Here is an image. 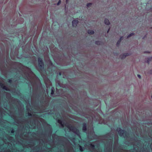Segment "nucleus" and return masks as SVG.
<instances>
[{
  "label": "nucleus",
  "mask_w": 152,
  "mask_h": 152,
  "mask_svg": "<svg viewBox=\"0 0 152 152\" xmlns=\"http://www.w3.org/2000/svg\"><path fill=\"white\" fill-rule=\"evenodd\" d=\"M38 69L39 70H41L44 68V63L42 59L40 58H39L38 59Z\"/></svg>",
  "instance_id": "1"
},
{
  "label": "nucleus",
  "mask_w": 152,
  "mask_h": 152,
  "mask_svg": "<svg viewBox=\"0 0 152 152\" xmlns=\"http://www.w3.org/2000/svg\"><path fill=\"white\" fill-rule=\"evenodd\" d=\"M117 131L118 132V133H119L121 136H122L124 133V132L123 130L120 129H117Z\"/></svg>",
  "instance_id": "2"
},
{
  "label": "nucleus",
  "mask_w": 152,
  "mask_h": 152,
  "mask_svg": "<svg viewBox=\"0 0 152 152\" xmlns=\"http://www.w3.org/2000/svg\"><path fill=\"white\" fill-rule=\"evenodd\" d=\"M78 21L77 20H74L72 22V26L74 27H76L77 24L78 23Z\"/></svg>",
  "instance_id": "3"
},
{
  "label": "nucleus",
  "mask_w": 152,
  "mask_h": 152,
  "mask_svg": "<svg viewBox=\"0 0 152 152\" xmlns=\"http://www.w3.org/2000/svg\"><path fill=\"white\" fill-rule=\"evenodd\" d=\"M58 122L59 124H61L62 127H64V124H62V121L61 120H58Z\"/></svg>",
  "instance_id": "4"
},
{
  "label": "nucleus",
  "mask_w": 152,
  "mask_h": 152,
  "mask_svg": "<svg viewBox=\"0 0 152 152\" xmlns=\"http://www.w3.org/2000/svg\"><path fill=\"white\" fill-rule=\"evenodd\" d=\"M105 23L107 25H109L110 23L109 20L108 19H105Z\"/></svg>",
  "instance_id": "5"
},
{
  "label": "nucleus",
  "mask_w": 152,
  "mask_h": 152,
  "mask_svg": "<svg viewBox=\"0 0 152 152\" xmlns=\"http://www.w3.org/2000/svg\"><path fill=\"white\" fill-rule=\"evenodd\" d=\"M88 33L89 34H94V32L93 31L89 30L88 31Z\"/></svg>",
  "instance_id": "6"
},
{
  "label": "nucleus",
  "mask_w": 152,
  "mask_h": 152,
  "mask_svg": "<svg viewBox=\"0 0 152 152\" xmlns=\"http://www.w3.org/2000/svg\"><path fill=\"white\" fill-rule=\"evenodd\" d=\"M83 129L84 131H86V124H84L83 126Z\"/></svg>",
  "instance_id": "7"
},
{
  "label": "nucleus",
  "mask_w": 152,
  "mask_h": 152,
  "mask_svg": "<svg viewBox=\"0 0 152 152\" xmlns=\"http://www.w3.org/2000/svg\"><path fill=\"white\" fill-rule=\"evenodd\" d=\"M53 88H52L51 89V94L53 95L54 94V92L53 90Z\"/></svg>",
  "instance_id": "8"
},
{
  "label": "nucleus",
  "mask_w": 152,
  "mask_h": 152,
  "mask_svg": "<svg viewBox=\"0 0 152 152\" xmlns=\"http://www.w3.org/2000/svg\"><path fill=\"white\" fill-rule=\"evenodd\" d=\"M80 149L81 151H83V150L82 147L80 146Z\"/></svg>",
  "instance_id": "9"
},
{
  "label": "nucleus",
  "mask_w": 152,
  "mask_h": 152,
  "mask_svg": "<svg viewBox=\"0 0 152 152\" xmlns=\"http://www.w3.org/2000/svg\"><path fill=\"white\" fill-rule=\"evenodd\" d=\"M134 34L133 33H131L130 34L128 37H130V36H131L132 35H133Z\"/></svg>",
  "instance_id": "10"
},
{
  "label": "nucleus",
  "mask_w": 152,
  "mask_h": 152,
  "mask_svg": "<svg viewBox=\"0 0 152 152\" xmlns=\"http://www.w3.org/2000/svg\"><path fill=\"white\" fill-rule=\"evenodd\" d=\"M96 43L97 45H99L100 42L99 41H96Z\"/></svg>",
  "instance_id": "11"
},
{
  "label": "nucleus",
  "mask_w": 152,
  "mask_h": 152,
  "mask_svg": "<svg viewBox=\"0 0 152 152\" xmlns=\"http://www.w3.org/2000/svg\"><path fill=\"white\" fill-rule=\"evenodd\" d=\"M3 88L4 89H5L6 90H7V88L6 86H4L3 87Z\"/></svg>",
  "instance_id": "12"
},
{
  "label": "nucleus",
  "mask_w": 152,
  "mask_h": 152,
  "mask_svg": "<svg viewBox=\"0 0 152 152\" xmlns=\"http://www.w3.org/2000/svg\"><path fill=\"white\" fill-rule=\"evenodd\" d=\"M91 4H91V3H88V4H87V7H88V6H89V5H91Z\"/></svg>",
  "instance_id": "13"
},
{
  "label": "nucleus",
  "mask_w": 152,
  "mask_h": 152,
  "mask_svg": "<svg viewBox=\"0 0 152 152\" xmlns=\"http://www.w3.org/2000/svg\"><path fill=\"white\" fill-rule=\"evenodd\" d=\"M60 2H61V0H59L58 3L57 4V5H59V4L60 3Z\"/></svg>",
  "instance_id": "14"
},
{
  "label": "nucleus",
  "mask_w": 152,
  "mask_h": 152,
  "mask_svg": "<svg viewBox=\"0 0 152 152\" xmlns=\"http://www.w3.org/2000/svg\"><path fill=\"white\" fill-rule=\"evenodd\" d=\"M11 81H12V80H9V82H10V83L11 82Z\"/></svg>",
  "instance_id": "15"
},
{
  "label": "nucleus",
  "mask_w": 152,
  "mask_h": 152,
  "mask_svg": "<svg viewBox=\"0 0 152 152\" xmlns=\"http://www.w3.org/2000/svg\"><path fill=\"white\" fill-rule=\"evenodd\" d=\"M59 75H61V72H59Z\"/></svg>",
  "instance_id": "16"
},
{
  "label": "nucleus",
  "mask_w": 152,
  "mask_h": 152,
  "mask_svg": "<svg viewBox=\"0 0 152 152\" xmlns=\"http://www.w3.org/2000/svg\"><path fill=\"white\" fill-rule=\"evenodd\" d=\"M138 77H139V78H140V75H138Z\"/></svg>",
  "instance_id": "17"
},
{
  "label": "nucleus",
  "mask_w": 152,
  "mask_h": 152,
  "mask_svg": "<svg viewBox=\"0 0 152 152\" xmlns=\"http://www.w3.org/2000/svg\"><path fill=\"white\" fill-rule=\"evenodd\" d=\"M109 30H110V28H109L108 30L107 31V33H108L109 31Z\"/></svg>",
  "instance_id": "18"
},
{
  "label": "nucleus",
  "mask_w": 152,
  "mask_h": 152,
  "mask_svg": "<svg viewBox=\"0 0 152 152\" xmlns=\"http://www.w3.org/2000/svg\"><path fill=\"white\" fill-rule=\"evenodd\" d=\"M120 42H121V39L119 41H118V43H120Z\"/></svg>",
  "instance_id": "19"
},
{
  "label": "nucleus",
  "mask_w": 152,
  "mask_h": 152,
  "mask_svg": "<svg viewBox=\"0 0 152 152\" xmlns=\"http://www.w3.org/2000/svg\"><path fill=\"white\" fill-rule=\"evenodd\" d=\"M50 64H51V65H53V64L52 62H50Z\"/></svg>",
  "instance_id": "20"
},
{
  "label": "nucleus",
  "mask_w": 152,
  "mask_h": 152,
  "mask_svg": "<svg viewBox=\"0 0 152 152\" xmlns=\"http://www.w3.org/2000/svg\"><path fill=\"white\" fill-rule=\"evenodd\" d=\"M12 133H13V131H12Z\"/></svg>",
  "instance_id": "21"
}]
</instances>
